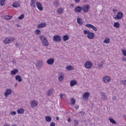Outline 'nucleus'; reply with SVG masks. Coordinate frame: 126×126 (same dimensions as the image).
<instances>
[{"label":"nucleus","mask_w":126,"mask_h":126,"mask_svg":"<svg viewBox=\"0 0 126 126\" xmlns=\"http://www.w3.org/2000/svg\"><path fill=\"white\" fill-rule=\"evenodd\" d=\"M84 34L85 35H87V37L88 39H92L95 37V34L94 32H90L89 31H87L86 30L84 31Z\"/></svg>","instance_id":"f257e3e1"},{"label":"nucleus","mask_w":126,"mask_h":126,"mask_svg":"<svg viewBox=\"0 0 126 126\" xmlns=\"http://www.w3.org/2000/svg\"><path fill=\"white\" fill-rule=\"evenodd\" d=\"M39 38L43 46H45V47H48V46H49V41H48V40H47V38L45 36L42 35H40Z\"/></svg>","instance_id":"f03ea898"},{"label":"nucleus","mask_w":126,"mask_h":126,"mask_svg":"<svg viewBox=\"0 0 126 126\" xmlns=\"http://www.w3.org/2000/svg\"><path fill=\"white\" fill-rule=\"evenodd\" d=\"M82 11L84 12H88L90 10V5H84L82 7Z\"/></svg>","instance_id":"7ed1b4c3"},{"label":"nucleus","mask_w":126,"mask_h":126,"mask_svg":"<svg viewBox=\"0 0 126 126\" xmlns=\"http://www.w3.org/2000/svg\"><path fill=\"white\" fill-rule=\"evenodd\" d=\"M124 17V13H123V12H118L117 13V14L116 15V16L114 17L113 18L114 19H122V18Z\"/></svg>","instance_id":"20e7f679"},{"label":"nucleus","mask_w":126,"mask_h":126,"mask_svg":"<svg viewBox=\"0 0 126 126\" xmlns=\"http://www.w3.org/2000/svg\"><path fill=\"white\" fill-rule=\"evenodd\" d=\"M84 65L86 68H88V69H89V68H91L92 67L93 64L91 62L87 61L86 62H85Z\"/></svg>","instance_id":"39448f33"},{"label":"nucleus","mask_w":126,"mask_h":126,"mask_svg":"<svg viewBox=\"0 0 126 126\" xmlns=\"http://www.w3.org/2000/svg\"><path fill=\"white\" fill-rule=\"evenodd\" d=\"M101 99L103 101H106V100H108V96L106 94V93L104 92H101L100 93Z\"/></svg>","instance_id":"423d86ee"},{"label":"nucleus","mask_w":126,"mask_h":126,"mask_svg":"<svg viewBox=\"0 0 126 126\" xmlns=\"http://www.w3.org/2000/svg\"><path fill=\"white\" fill-rule=\"evenodd\" d=\"M86 27H87L88 28H92L94 31H97L98 29L96 27L93 26V25H91V24H88L85 25Z\"/></svg>","instance_id":"0eeeda50"},{"label":"nucleus","mask_w":126,"mask_h":126,"mask_svg":"<svg viewBox=\"0 0 126 126\" xmlns=\"http://www.w3.org/2000/svg\"><path fill=\"white\" fill-rule=\"evenodd\" d=\"M53 41H54V42H61V41H62V38L60 35H54L53 36Z\"/></svg>","instance_id":"6e6552de"},{"label":"nucleus","mask_w":126,"mask_h":126,"mask_svg":"<svg viewBox=\"0 0 126 126\" xmlns=\"http://www.w3.org/2000/svg\"><path fill=\"white\" fill-rule=\"evenodd\" d=\"M35 65L37 68H41L43 65V61L42 60L37 61Z\"/></svg>","instance_id":"1a4fd4ad"},{"label":"nucleus","mask_w":126,"mask_h":126,"mask_svg":"<svg viewBox=\"0 0 126 126\" xmlns=\"http://www.w3.org/2000/svg\"><path fill=\"white\" fill-rule=\"evenodd\" d=\"M102 80L105 83H109L111 81V78L108 76H105L103 78Z\"/></svg>","instance_id":"9d476101"},{"label":"nucleus","mask_w":126,"mask_h":126,"mask_svg":"<svg viewBox=\"0 0 126 126\" xmlns=\"http://www.w3.org/2000/svg\"><path fill=\"white\" fill-rule=\"evenodd\" d=\"M82 10V7L80 6H76V7L75 8V12L80 13Z\"/></svg>","instance_id":"9b49d317"},{"label":"nucleus","mask_w":126,"mask_h":126,"mask_svg":"<svg viewBox=\"0 0 126 126\" xmlns=\"http://www.w3.org/2000/svg\"><path fill=\"white\" fill-rule=\"evenodd\" d=\"M11 93H12V91L11 90V89H7L4 93V96L5 97H7V96H8V95H10Z\"/></svg>","instance_id":"f8f14e48"},{"label":"nucleus","mask_w":126,"mask_h":126,"mask_svg":"<svg viewBox=\"0 0 126 126\" xmlns=\"http://www.w3.org/2000/svg\"><path fill=\"white\" fill-rule=\"evenodd\" d=\"M36 4L38 9H39V10H40V11H42V10H43V9L42 4H41V3H40L39 2H36Z\"/></svg>","instance_id":"ddd939ff"},{"label":"nucleus","mask_w":126,"mask_h":126,"mask_svg":"<svg viewBox=\"0 0 126 126\" xmlns=\"http://www.w3.org/2000/svg\"><path fill=\"white\" fill-rule=\"evenodd\" d=\"M46 63L49 65H52L55 63V59L54 58L49 59L46 61Z\"/></svg>","instance_id":"4468645a"},{"label":"nucleus","mask_w":126,"mask_h":126,"mask_svg":"<svg viewBox=\"0 0 126 126\" xmlns=\"http://www.w3.org/2000/svg\"><path fill=\"white\" fill-rule=\"evenodd\" d=\"M46 26H47V25L46 24V23H42L39 24L37 26V28H38V29H40L41 28H44V27H46Z\"/></svg>","instance_id":"2eb2a0df"},{"label":"nucleus","mask_w":126,"mask_h":126,"mask_svg":"<svg viewBox=\"0 0 126 126\" xmlns=\"http://www.w3.org/2000/svg\"><path fill=\"white\" fill-rule=\"evenodd\" d=\"M77 84V81L76 80H72L70 82V85L71 87H73L74 85Z\"/></svg>","instance_id":"dca6fc26"},{"label":"nucleus","mask_w":126,"mask_h":126,"mask_svg":"<svg viewBox=\"0 0 126 126\" xmlns=\"http://www.w3.org/2000/svg\"><path fill=\"white\" fill-rule=\"evenodd\" d=\"M24 112H25V110L23 108H19L17 110V114H23Z\"/></svg>","instance_id":"f3484780"},{"label":"nucleus","mask_w":126,"mask_h":126,"mask_svg":"<svg viewBox=\"0 0 126 126\" xmlns=\"http://www.w3.org/2000/svg\"><path fill=\"white\" fill-rule=\"evenodd\" d=\"M12 6H13V7H15V8H17V7H20V4H19V3H18V2H14Z\"/></svg>","instance_id":"a211bd4d"},{"label":"nucleus","mask_w":126,"mask_h":126,"mask_svg":"<svg viewBox=\"0 0 126 126\" xmlns=\"http://www.w3.org/2000/svg\"><path fill=\"white\" fill-rule=\"evenodd\" d=\"M16 80H17L18 82H21L22 81V78L20 75H18L15 76Z\"/></svg>","instance_id":"6ab92c4d"},{"label":"nucleus","mask_w":126,"mask_h":126,"mask_svg":"<svg viewBox=\"0 0 126 126\" xmlns=\"http://www.w3.org/2000/svg\"><path fill=\"white\" fill-rule=\"evenodd\" d=\"M89 95H90L89 93H86V92L85 93L83 94V99H88V98H89Z\"/></svg>","instance_id":"aec40b11"},{"label":"nucleus","mask_w":126,"mask_h":126,"mask_svg":"<svg viewBox=\"0 0 126 126\" xmlns=\"http://www.w3.org/2000/svg\"><path fill=\"white\" fill-rule=\"evenodd\" d=\"M31 105L32 108H35V107H36L37 106V101L33 100V101H32Z\"/></svg>","instance_id":"412c9836"},{"label":"nucleus","mask_w":126,"mask_h":126,"mask_svg":"<svg viewBox=\"0 0 126 126\" xmlns=\"http://www.w3.org/2000/svg\"><path fill=\"white\" fill-rule=\"evenodd\" d=\"M18 71L19 70L18 69H14V70L11 71L10 73L12 74V75H15V74H17Z\"/></svg>","instance_id":"4be33fe9"},{"label":"nucleus","mask_w":126,"mask_h":126,"mask_svg":"<svg viewBox=\"0 0 126 126\" xmlns=\"http://www.w3.org/2000/svg\"><path fill=\"white\" fill-rule=\"evenodd\" d=\"M53 5L55 6V7H58L59 5H60V2L58 0H56L53 2Z\"/></svg>","instance_id":"5701e85b"},{"label":"nucleus","mask_w":126,"mask_h":126,"mask_svg":"<svg viewBox=\"0 0 126 126\" xmlns=\"http://www.w3.org/2000/svg\"><path fill=\"white\" fill-rule=\"evenodd\" d=\"M45 120L48 123H50V122H51L52 121V117H51L49 116H46L45 117Z\"/></svg>","instance_id":"b1692460"},{"label":"nucleus","mask_w":126,"mask_h":126,"mask_svg":"<svg viewBox=\"0 0 126 126\" xmlns=\"http://www.w3.org/2000/svg\"><path fill=\"white\" fill-rule=\"evenodd\" d=\"M35 2H36L35 0H31V5L34 8H36V5L35 4Z\"/></svg>","instance_id":"393cba45"},{"label":"nucleus","mask_w":126,"mask_h":126,"mask_svg":"<svg viewBox=\"0 0 126 126\" xmlns=\"http://www.w3.org/2000/svg\"><path fill=\"white\" fill-rule=\"evenodd\" d=\"M58 13L59 14H62V13H63V8H60L57 10Z\"/></svg>","instance_id":"a878e982"},{"label":"nucleus","mask_w":126,"mask_h":126,"mask_svg":"<svg viewBox=\"0 0 126 126\" xmlns=\"http://www.w3.org/2000/svg\"><path fill=\"white\" fill-rule=\"evenodd\" d=\"M4 44H10V43H11V39H6L3 41Z\"/></svg>","instance_id":"bb28decb"},{"label":"nucleus","mask_w":126,"mask_h":126,"mask_svg":"<svg viewBox=\"0 0 126 126\" xmlns=\"http://www.w3.org/2000/svg\"><path fill=\"white\" fill-rule=\"evenodd\" d=\"M58 78H59V81H61V82L63 81V74H60Z\"/></svg>","instance_id":"cd10ccee"},{"label":"nucleus","mask_w":126,"mask_h":126,"mask_svg":"<svg viewBox=\"0 0 126 126\" xmlns=\"http://www.w3.org/2000/svg\"><path fill=\"white\" fill-rule=\"evenodd\" d=\"M69 39V37L67 35H65L63 36V40L64 42L67 41Z\"/></svg>","instance_id":"c85d7f7f"},{"label":"nucleus","mask_w":126,"mask_h":126,"mask_svg":"<svg viewBox=\"0 0 126 126\" xmlns=\"http://www.w3.org/2000/svg\"><path fill=\"white\" fill-rule=\"evenodd\" d=\"M114 27L119 28L120 27V23L119 22H115L113 25Z\"/></svg>","instance_id":"c756f323"},{"label":"nucleus","mask_w":126,"mask_h":126,"mask_svg":"<svg viewBox=\"0 0 126 126\" xmlns=\"http://www.w3.org/2000/svg\"><path fill=\"white\" fill-rule=\"evenodd\" d=\"M66 69H67L68 70H72L73 69H74V68L73 66L69 65L66 66Z\"/></svg>","instance_id":"7c9ffc66"},{"label":"nucleus","mask_w":126,"mask_h":126,"mask_svg":"<svg viewBox=\"0 0 126 126\" xmlns=\"http://www.w3.org/2000/svg\"><path fill=\"white\" fill-rule=\"evenodd\" d=\"M109 120L110 123H111L113 125H116V124H117V122H116V121H115V120L113 119L112 118H109Z\"/></svg>","instance_id":"2f4dec72"},{"label":"nucleus","mask_w":126,"mask_h":126,"mask_svg":"<svg viewBox=\"0 0 126 126\" xmlns=\"http://www.w3.org/2000/svg\"><path fill=\"white\" fill-rule=\"evenodd\" d=\"M5 2V0H0V6H3V5H5L4 3Z\"/></svg>","instance_id":"473e14b6"},{"label":"nucleus","mask_w":126,"mask_h":126,"mask_svg":"<svg viewBox=\"0 0 126 126\" xmlns=\"http://www.w3.org/2000/svg\"><path fill=\"white\" fill-rule=\"evenodd\" d=\"M103 43H104V44H109V43H110V38H105L103 41Z\"/></svg>","instance_id":"72a5a7b5"},{"label":"nucleus","mask_w":126,"mask_h":126,"mask_svg":"<svg viewBox=\"0 0 126 126\" xmlns=\"http://www.w3.org/2000/svg\"><path fill=\"white\" fill-rule=\"evenodd\" d=\"M77 22L78 23V24H82V19L81 18H77Z\"/></svg>","instance_id":"f704fd0d"},{"label":"nucleus","mask_w":126,"mask_h":126,"mask_svg":"<svg viewBox=\"0 0 126 126\" xmlns=\"http://www.w3.org/2000/svg\"><path fill=\"white\" fill-rule=\"evenodd\" d=\"M79 125V122L77 120H74V126H77Z\"/></svg>","instance_id":"c9c22d12"},{"label":"nucleus","mask_w":126,"mask_h":126,"mask_svg":"<svg viewBox=\"0 0 126 126\" xmlns=\"http://www.w3.org/2000/svg\"><path fill=\"white\" fill-rule=\"evenodd\" d=\"M35 34L36 35H41V31H40V30L36 29L35 30Z\"/></svg>","instance_id":"e433bc0d"},{"label":"nucleus","mask_w":126,"mask_h":126,"mask_svg":"<svg viewBox=\"0 0 126 126\" xmlns=\"http://www.w3.org/2000/svg\"><path fill=\"white\" fill-rule=\"evenodd\" d=\"M52 93H53V90H49L47 91V96H50V95H51Z\"/></svg>","instance_id":"4c0bfd02"},{"label":"nucleus","mask_w":126,"mask_h":126,"mask_svg":"<svg viewBox=\"0 0 126 126\" xmlns=\"http://www.w3.org/2000/svg\"><path fill=\"white\" fill-rule=\"evenodd\" d=\"M75 99H74V98H72L71 99V105H74V104H75Z\"/></svg>","instance_id":"58836bf2"},{"label":"nucleus","mask_w":126,"mask_h":126,"mask_svg":"<svg viewBox=\"0 0 126 126\" xmlns=\"http://www.w3.org/2000/svg\"><path fill=\"white\" fill-rule=\"evenodd\" d=\"M122 52L123 56H124V57H126V50L125 49H122Z\"/></svg>","instance_id":"ea45409f"},{"label":"nucleus","mask_w":126,"mask_h":126,"mask_svg":"<svg viewBox=\"0 0 126 126\" xmlns=\"http://www.w3.org/2000/svg\"><path fill=\"white\" fill-rule=\"evenodd\" d=\"M60 97L62 99H64V98H65V97H66V95H65V94H60Z\"/></svg>","instance_id":"a19ab883"},{"label":"nucleus","mask_w":126,"mask_h":126,"mask_svg":"<svg viewBox=\"0 0 126 126\" xmlns=\"http://www.w3.org/2000/svg\"><path fill=\"white\" fill-rule=\"evenodd\" d=\"M12 18V17L11 16H6L5 17V19L9 20L11 19Z\"/></svg>","instance_id":"79ce46f5"},{"label":"nucleus","mask_w":126,"mask_h":126,"mask_svg":"<svg viewBox=\"0 0 126 126\" xmlns=\"http://www.w3.org/2000/svg\"><path fill=\"white\" fill-rule=\"evenodd\" d=\"M18 18L20 19V20L23 19V18H24V14L21 15L20 16H19Z\"/></svg>","instance_id":"37998d69"},{"label":"nucleus","mask_w":126,"mask_h":126,"mask_svg":"<svg viewBox=\"0 0 126 126\" xmlns=\"http://www.w3.org/2000/svg\"><path fill=\"white\" fill-rule=\"evenodd\" d=\"M103 64H104V63H103V62H102L101 63L98 64L97 65L98 66V68H101V67H102V66H103Z\"/></svg>","instance_id":"c03bdc74"},{"label":"nucleus","mask_w":126,"mask_h":126,"mask_svg":"<svg viewBox=\"0 0 126 126\" xmlns=\"http://www.w3.org/2000/svg\"><path fill=\"white\" fill-rule=\"evenodd\" d=\"M79 114H81L82 117H83L85 115V113L83 111L80 112Z\"/></svg>","instance_id":"a18cd8bd"},{"label":"nucleus","mask_w":126,"mask_h":126,"mask_svg":"<svg viewBox=\"0 0 126 126\" xmlns=\"http://www.w3.org/2000/svg\"><path fill=\"white\" fill-rule=\"evenodd\" d=\"M122 84L123 85H126V80H123L122 81Z\"/></svg>","instance_id":"49530a36"},{"label":"nucleus","mask_w":126,"mask_h":126,"mask_svg":"<svg viewBox=\"0 0 126 126\" xmlns=\"http://www.w3.org/2000/svg\"><path fill=\"white\" fill-rule=\"evenodd\" d=\"M50 126H56V123L55 122H51Z\"/></svg>","instance_id":"de8ad7c7"},{"label":"nucleus","mask_w":126,"mask_h":126,"mask_svg":"<svg viewBox=\"0 0 126 126\" xmlns=\"http://www.w3.org/2000/svg\"><path fill=\"white\" fill-rule=\"evenodd\" d=\"M74 1L76 3H79V2H80V0H74Z\"/></svg>","instance_id":"09e8293b"},{"label":"nucleus","mask_w":126,"mask_h":126,"mask_svg":"<svg viewBox=\"0 0 126 126\" xmlns=\"http://www.w3.org/2000/svg\"><path fill=\"white\" fill-rule=\"evenodd\" d=\"M11 115H16V112L15 111H12L11 112Z\"/></svg>","instance_id":"8fccbe9b"},{"label":"nucleus","mask_w":126,"mask_h":126,"mask_svg":"<svg viewBox=\"0 0 126 126\" xmlns=\"http://www.w3.org/2000/svg\"><path fill=\"white\" fill-rule=\"evenodd\" d=\"M122 61L123 62H126V57H123L122 58Z\"/></svg>","instance_id":"3c124183"},{"label":"nucleus","mask_w":126,"mask_h":126,"mask_svg":"<svg viewBox=\"0 0 126 126\" xmlns=\"http://www.w3.org/2000/svg\"><path fill=\"white\" fill-rule=\"evenodd\" d=\"M10 39H11V42H13V41L15 40V38L13 37L12 38H10Z\"/></svg>","instance_id":"603ef678"},{"label":"nucleus","mask_w":126,"mask_h":126,"mask_svg":"<svg viewBox=\"0 0 126 126\" xmlns=\"http://www.w3.org/2000/svg\"><path fill=\"white\" fill-rule=\"evenodd\" d=\"M67 122H68V123L71 122V118H68V120H67Z\"/></svg>","instance_id":"864d4df0"},{"label":"nucleus","mask_w":126,"mask_h":126,"mask_svg":"<svg viewBox=\"0 0 126 126\" xmlns=\"http://www.w3.org/2000/svg\"><path fill=\"white\" fill-rule=\"evenodd\" d=\"M79 108V105H77V106H75L76 110L78 109Z\"/></svg>","instance_id":"5fc2aeb1"},{"label":"nucleus","mask_w":126,"mask_h":126,"mask_svg":"<svg viewBox=\"0 0 126 126\" xmlns=\"http://www.w3.org/2000/svg\"><path fill=\"white\" fill-rule=\"evenodd\" d=\"M15 46L16 47H18V46H19V44L18 42H16L15 44Z\"/></svg>","instance_id":"6e6d98bb"},{"label":"nucleus","mask_w":126,"mask_h":126,"mask_svg":"<svg viewBox=\"0 0 126 126\" xmlns=\"http://www.w3.org/2000/svg\"><path fill=\"white\" fill-rule=\"evenodd\" d=\"M112 99L113 100H116V96H113Z\"/></svg>","instance_id":"4d7b16f0"},{"label":"nucleus","mask_w":126,"mask_h":126,"mask_svg":"<svg viewBox=\"0 0 126 126\" xmlns=\"http://www.w3.org/2000/svg\"><path fill=\"white\" fill-rule=\"evenodd\" d=\"M56 120H57V121H59V120H60V118H59V117H56Z\"/></svg>","instance_id":"13d9d810"},{"label":"nucleus","mask_w":126,"mask_h":126,"mask_svg":"<svg viewBox=\"0 0 126 126\" xmlns=\"http://www.w3.org/2000/svg\"><path fill=\"white\" fill-rule=\"evenodd\" d=\"M16 26L17 27H20V26L19 25V24H17Z\"/></svg>","instance_id":"bf43d9fd"},{"label":"nucleus","mask_w":126,"mask_h":126,"mask_svg":"<svg viewBox=\"0 0 126 126\" xmlns=\"http://www.w3.org/2000/svg\"><path fill=\"white\" fill-rule=\"evenodd\" d=\"M17 86V83H16L15 84V87H16Z\"/></svg>","instance_id":"052dcab7"},{"label":"nucleus","mask_w":126,"mask_h":126,"mask_svg":"<svg viewBox=\"0 0 126 126\" xmlns=\"http://www.w3.org/2000/svg\"><path fill=\"white\" fill-rule=\"evenodd\" d=\"M124 119H126V115H124Z\"/></svg>","instance_id":"680f3d73"},{"label":"nucleus","mask_w":126,"mask_h":126,"mask_svg":"<svg viewBox=\"0 0 126 126\" xmlns=\"http://www.w3.org/2000/svg\"><path fill=\"white\" fill-rule=\"evenodd\" d=\"M113 11H116V12H117V10H116V9H113Z\"/></svg>","instance_id":"e2e57ef3"},{"label":"nucleus","mask_w":126,"mask_h":126,"mask_svg":"<svg viewBox=\"0 0 126 126\" xmlns=\"http://www.w3.org/2000/svg\"><path fill=\"white\" fill-rule=\"evenodd\" d=\"M12 126H17V125H15V124H14V125H12Z\"/></svg>","instance_id":"0e129e2a"},{"label":"nucleus","mask_w":126,"mask_h":126,"mask_svg":"<svg viewBox=\"0 0 126 126\" xmlns=\"http://www.w3.org/2000/svg\"><path fill=\"white\" fill-rule=\"evenodd\" d=\"M4 126H10L9 125L6 124V125H4Z\"/></svg>","instance_id":"69168bd1"},{"label":"nucleus","mask_w":126,"mask_h":126,"mask_svg":"<svg viewBox=\"0 0 126 126\" xmlns=\"http://www.w3.org/2000/svg\"><path fill=\"white\" fill-rule=\"evenodd\" d=\"M71 6H72L73 7L74 6V5L72 4L71 5Z\"/></svg>","instance_id":"338daca9"}]
</instances>
